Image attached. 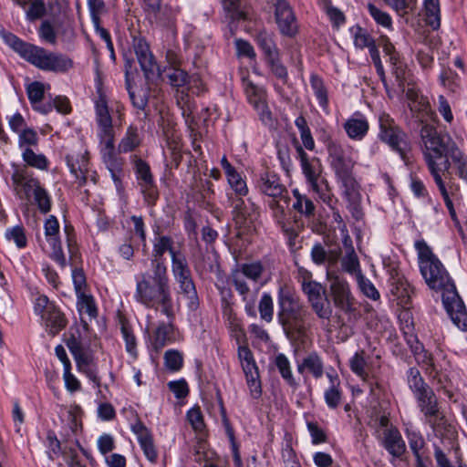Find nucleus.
I'll use <instances>...</instances> for the list:
<instances>
[{
    "label": "nucleus",
    "instance_id": "1",
    "mask_svg": "<svg viewBox=\"0 0 467 467\" xmlns=\"http://www.w3.org/2000/svg\"><path fill=\"white\" fill-rule=\"evenodd\" d=\"M419 266L428 286L442 292L444 306L453 324L467 332V312L447 270L424 241H417Z\"/></svg>",
    "mask_w": 467,
    "mask_h": 467
},
{
    "label": "nucleus",
    "instance_id": "2",
    "mask_svg": "<svg viewBox=\"0 0 467 467\" xmlns=\"http://www.w3.org/2000/svg\"><path fill=\"white\" fill-rule=\"evenodd\" d=\"M153 275L141 273L136 276L135 300L148 308H161L168 318L174 315L170 279L164 262L153 263Z\"/></svg>",
    "mask_w": 467,
    "mask_h": 467
},
{
    "label": "nucleus",
    "instance_id": "3",
    "mask_svg": "<svg viewBox=\"0 0 467 467\" xmlns=\"http://www.w3.org/2000/svg\"><path fill=\"white\" fill-rule=\"evenodd\" d=\"M420 134L428 170L434 182L441 181L451 168L450 158H457L459 155V147L448 134L439 133L430 124H423Z\"/></svg>",
    "mask_w": 467,
    "mask_h": 467
},
{
    "label": "nucleus",
    "instance_id": "4",
    "mask_svg": "<svg viewBox=\"0 0 467 467\" xmlns=\"http://www.w3.org/2000/svg\"><path fill=\"white\" fill-rule=\"evenodd\" d=\"M95 109L101 159L109 171L116 186H119L121 182L124 161L119 156L115 149V131L112 126V119L103 95H99L96 100Z\"/></svg>",
    "mask_w": 467,
    "mask_h": 467
},
{
    "label": "nucleus",
    "instance_id": "5",
    "mask_svg": "<svg viewBox=\"0 0 467 467\" xmlns=\"http://www.w3.org/2000/svg\"><path fill=\"white\" fill-rule=\"evenodd\" d=\"M408 384L423 415L424 422L434 431H440L445 421L444 415L441 411L436 394L425 382L418 368H410L408 370Z\"/></svg>",
    "mask_w": 467,
    "mask_h": 467
},
{
    "label": "nucleus",
    "instance_id": "6",
    "mask_svg": "<svg viewBox=\"0 0 467 467\" xmlns=\"http://www.w3.org/2000/svg\"><path fill=\"white\" fill-rule=\"evenodd\" d=\"M278 322L289 337H300L306 330L308 312L298 296L287 286L278 290Z\"/></svg>",
    "mask_w": 467,
    "mask_h": 467
},
{
    "label": "nucleus",
    "instance_id": "7",
    "mask_svg": "<svg viewBox=\"0 0 467 467\" xmlns=\"http://www.w3.org/2000/svg\"><path fill=\"white\" fill-rule=\"evenodd\" d=\"M411 351L414 355L417 364L424 370V372L436 382L438 389L443 390L449 400L453 399V392L449 389L450 380L445 374L448 362L445 361V356L442 352L435 355L426 350L422 344L417 339L410 344Z\"/></svg>",
    "mask_w": 467,
    "mask_h": 467
},
{
    "label": "nucleus",
    "instance_id": "8",
    "mask_svg": "<svg viewBox=\"0 0 467 467\" xmlns=\"http://www.w3.org/2000/svg\"><path fill=\"white\" fill-rule=\"evenodd\" d=\"M296 150L307 185L325 203L330 204L332 192L328 182L322 176L323 166L320 160L309 157L300 145Z\"/></svg>",
    "mask_w": 467,
    "mask_h": 467
},
{
    "label": "nucleus",
    "instance_id": "9",
    "mask_svg": "<svg viewBox=\"0 0 467 467\" xmlns=\"http://www.w3.org/2000/svg\"><path fill=\"white\" fill-rule=\"evenodd\" d=\"M29 63L36 67L52 72L64 73L73 67V61L64 54L48 52L36 46Z\"/></svg>",
    "mask_w": 467,
    "mask_h": 467
},
{
    "label": "nucleus",
    "instance_id": "10",
    "mask_svg": "<svg viewBox=\"0 0 467 467\" xmlns=\"http://www.w3.org/2000/svg\"><path fill=\"white\" fill-rule=\"evenodd\" d=\"M67 347L73 355L78 368L85 373L93 382L99 383V378L93 368V357L88 345L83 342L79 334L72 333L67 339Z\"/></svg>",
    "mask_w": 467,
    "mask_h": 467
},
{
    "label": "nucleus",
    "instance_id": "11",
    "mask_svg": "<svg viewBox=\"0 0 467 467\" xmlns=\"http://www.w3.org/2000/svg\"><path fill=\"white\" fill-rule=\"evenodd\" d=\"M329 293L334 306L344 313H351L355 309V298L350 291L348 281L331 272H327Z\"/></svg>",
    "mask_w": 467,
    "mask_h": 467
},
{
    "label": "nucleus",
    "instance_id": "12",
    "mask_svg": "<svg viewBox=\"0 0 467 467\" xmlns=\"http://www.w3.org/2000/svg\"><path fill=\"white\" fill-rule=\"evenodd\" d=\"M379 127L380 140L404 158L408 146L405 133L395 125L393 119L388 115L379 117Z\"/></svg>",
    "mask_w": 467,
    "mask_h": 467
},
{
    "label": "nucleus",
    "instance_id": "13",
    "mask_svg": "<svg viewBox=\"0 0 467 467\" xmlns=\"http://www.w3.org/2000/svg\"><path fill=\"white\" fill-rule=\"evenodd\" d=\"M140 191L148 204H153L158 198V190L149 164L137 155L131 156Z\"/></svg>",
    "mask_w": 467,
    "mask_h": 467
},
{
    "label": "nucleus",
    "instance_id": "14",
    "mask_svg": "<svg viewBox=\"0 0 467 467\" xmlns=\"http://www.w3.org/2000/svg\"><path fill=\"white\" fill-rule=\"evenodd\" d=\"M327 148L330 166L336 177L349 173L353 171L355 161L350 156V148H344L336 140H329Z\"/></svg>",
    "mask_w": 467,
    "mask_h": 467
},
{
    "label": "nucleus",
    "instance_id": "15",
    "mask_svg": "<svg viewBox=\"0 0 467 467\" xmlns=\"http://www.w3.org/2000/svg\"><path fill=\"white\" fill-rule=\"evenodd\" d=\"M171 272L174 279L180 285L181 291L191 300L197 297L195 285L193 284L191 270L188 266L185 256L176 259L171 263Z\"/></svg>",
    "mask_w": 467,
    "mask_h": 467
},
{
    "label": "nucleus",
    "instance_id": "16",
    "mask_svg": "<svg viewBox=\"0 0 467 467\" xmlns=\"http://www.w3.org/2000/svg\"><path fill=\"white\" fill-rule=\"evenodd\" d=\"M275 21L282 35L293 37L298 32L296 16L285 0H279L275 5Z\"/></svg>",
    "mask_w": 467,
    "mask_h": 467
},
{
    "label": "nucleus",
    "instance_id": "17",
    "mask_svg": "<svg viewBox=\"0 0 467 467\" xmlns=\"http://www.w3.org/2000/svg\"><path fill=\"white\" fill-rule=\"evenodd\" d=\"M243 196L233 197L228 195V202L233 208L234 218L237 224L248 226L258 214L257 208L250 200H244Z\"/></svg>",
    "mask_w": 467,
    "mask_h": 467
},
{
    "label": "nucleus",
    "instance_id": "18",
    "mask_svg": "<svg viewBox=\"0 0 467 467\" xmlns=\"http://www.w3.org/2000/svg\"><path fill=\"white\" fill-rule=\"evenodd\" d=\"M45 235L51 247L50 256L61 266L66 265V257L62 252L60 240L58 238L59 223L54 215H50L45 222Z\"/></svg>",
    "mask_w": 467,
    "mask_h": 467
},
{
    "label": "nucleus",
    "instance_id": "19",
    "mask_svg": "<svg viewBox=\"0 0 467 467\" xmlns=\"http://www.w3.org/2000/svg\"><path fill=\"white\" fill-rule=\"evenodd\" d=\"M402 91L405 92L410 110L418 112L422 122L423 118L434 119L435 112L432 111L428 99L420 93L414 84L408 83L407 88Z\"/></svg>",
    "mask_w": 467,
    "mask_h": 467
},
{
    "label": "nucleus",
    "instance_id": "20",
    "mask_svg": "<svg viewBox=\"0 0 467 467\" xmlns=\"http://www.w3.org/2000/svg\"><path fill=\"white\" fill-rule=\"evenodd\" d=\"M165 253H169L171 258V263H173L176 259L182 258L183 254L181 250L175 245L173 239L168 235H158L153 240V249H152V260L151 266L153 267V263L163 262L161 257Z\"/></svg>",
    "mask_w": 467,
    "mask_h": 467
},
{
    "label": "nucleus",
    "instance_id": "21",
    "mask_svg": "<svg viewBox=\"0 0 467 467\" xmlns=\"http://www.w3.org/2000/svg\"><path fill=\"white\" fill-rule=\"evenodd\" d=\"M134 51L139 64L147 78L158 72V65L154 59L152 53L147 42L142 39H135Z\"/></svg>",
    "mask_w": 467,
    "mask_h": 467
},
{
    "label": "nucleus",
    "instance_id": "22",
    "mask_svg": "<svg viewBox=\"0 0 467 467\" xmlns=\"http://www.w3.org/2000/svg\"><path fill=\"white\" fill-rule=\"evenodd\" d=\"M307 301L311 306V308L317 316V317L321 319L329 320L332 317L333 309L331 307L330 302L326 296V290L322 286L317 288L316 290L308 289Z\"/></svg>",
    "mask_w": 467,
    "mask_h": 467
},
{
    "label": "nucleus",
    "instance_id": "23",
    "mask_svg": "<svg viewBox=\"0 0 467 467\" xmlns=\"http://www.w3.org/2000/svg\"><path fill=\"white\" fill-rule=\"evenodd\" d=\"M131 430L137 435L139 443L146 458L152 463L156 462L158 459V452L150 431L140 421L134 423L131 427Z\"/></svg>",
    "mask_w": 467,
    "mask_h": 467
},
{
    "label": "nucleus",
    "instance_id": "24",
    "mask_svg": "<svg viewBox=\"0 0 467 467\" xmlns=\"http://www.w3.org/2000/svg\"><path fill=\"white\" fill-rule=\"evenodd\" d=\"M259 187L265 194L273 198H280L286 203L287 191L276 174L272 172L261 174Z\"/></svg>",
    "mask_w": 467,
    "mask_h": 467
},
{
    "label": "nucleus",
    "instance_id": "25",
    "mask_svg": "<svg viewBox=\"0 0 467 467\" xmlns=\"http://www.w3.org/2000/svg\"><path fill=\"white\" fill-rule=\"evenodd\" d=\"M176 339L177 332L174 326L171 322L161 323L150 337V345L156 352H159L166 345L175 342Z\"/></svg>",
    "mask_w": 467,
    "mask_h": 467
},
{
    "label": "nucleus",
    "instance_id": "26",
    "mask_svg": "<svg viewBox=\"0 0 467 467\" xmlns=\"http://www.w3.org/2000/svg\"><path fill=\"white\" fill-rule=\"evenodd\" d=\"M23 190L26 197L33 194L35 201L41 213H47L51 209V201L47 191L42 188L37 180H28L23 184Z\"/></svg>",
    "mask_w": 467,
    "mask_h": 467
},
{
    "label": "nucleus",
    "instance_id": "27",
    "mask_svg": "<svg viewBox=\"0 0 467 467\" xmlns=\"http://www.w3.org/2000/svg\"><path fill=\"white\" fill-rule=\"evenodd\" d=\"M383 446L394 457H400L406 451L400 432L395 427L383 430Z\"/></svg>",
    "mask_w": 467,
    "mask_h": 467
},
{
    "label": "nucleus",
    "instance_id": "28",
    "mask_svg": "<svg viewBox=\"0 0 467 467\" xmlns=\"http://www.w3.org/2000/svg\"><path fill=\"white\" fill-rule=\"evenodd\" d=\"M297 372L301 375L310 374L315 379H320L324 374V364L321 358L312 352L297 362Z\"/></svg>",
    "mask_w": 467,
    "mask_h": 467
},
{
    "label": "nucleus",
    "instance_id": "29",
    "mask_svg": "<svg viewBox=\"0 0 467 467\" xmlns=\"http://www.w3.org/2000/svg\"><path fill=\"white\" fill-rule=\"evenodd\" d=\"M368 122L361 114H355L344 123V130L351 140H361L368 131Z\"/></svg>",
    "mask_w": 467,
    "mask_h": 467
},
{
    "label": "nucleus",
    "instance_id": "30",
    "mask_svg": "<svg viewBox=\"0 0 467 467\" xmlns=\"http://www.w3.org/2000/svg\"><path fill=\"white\" fill-rule=\"evenodd\" d=\"M0 36L5 44L17 52L24 59L29 62L36 46L26 43L14 34L5 30L0 31Z\"/></svg>",
    "mask_w": 467,
    "mask_h": 467
},
{
    "label": "nucleus",
    "instance_id": "31",
    "mask_svg": "<svg viewBox=\"0 0 467 467\" xmlns=\"http://www.w3.org/2000/svg\"><path fill=\"white\" fill-rule=\"evenodd\" d=\"M341 182L344 190V195L348 201L353 204H357L361 200V194L359 191V185L354 178L352 171L341 176L337 177Z\"/></svg>",
    "mask_w": 467,
    "mask_h": 467
},
{
    "label": "nucleus",
    "instance_id": "32",
    "mask_svg": "<svg viewBox=\"0 0 467 467\" xmlns=\"http://www.w3.org/2000/svg\"><path fill=\"white\" fill-rule=\"evenodd\" d=\"M141 143V136L139 133L138 128L134 125H130L119 142L118 152L127 153L135 150Z\"/></svg>",
    "mask_w": 467,
    "mask_h": 467
},
{
    "label": "nucleus",
    "instance_id": "33",
    "mask_svg": "<svg viewBox=\"0 0 467 467\" xmlns=\"http://www.w3.org/2000/svg\"><path fill=\"white\" fill-rule=\"evenodd\" d=\"M46 88H50L49 85H46L39 81H34L30 83L26 88V92L30 102L34 105V108L42 113H47L50 110V106L42 108L39 103L42 101L45 94Z\"/></svg>",
    "mask_w": 467,
    "mask_h": 467
},
{
    "label": "nucleus",
    "instance_id": "34",
    "mask_svg": "<svg viewBox=\"0 0 467 467\" xmlns=\"http://www.w3.org/2000/svg\"><path fill=\"white\" fill-rule=\"evenodd\" d=\"M67 165L70 171L79 180V183L83 184L87 182L89 173L88 160L87 153L81 155L80 161L75 159L73 156L67 157Z\"/></svg>",
    "mask_w": 467,
    "mask_h": 467
},
{
    "label": "nucleus",
    "instance_id": "35",
    "mask_svg": "<svg viewBox=\"0 0 467 467\" xmlns=\"http://www.w3.org/2000/svg\"><path fill=\"white\" fill-rule=\"evenodd\" d=\"M310 256L314 264L317 265H324L326 262L333 265L335 264L338 257V251H327L322 244L317 243L312 246Z\"/></svg>",
    "mask_w": 467,
    "mask_h": 467
},
{
    "label": "nucleus",
    "instance_id": "36",
    "mask_svg": "<svg viewBox=\"0 0 467 467\" xmlns=\"http://www.w3.org/2000/svg\"><path fill=\"white\" fill-rule=\"evenodd\" d=\"M41 318L46 326L49 327V331L52 335H56L67 325L64 315L56 306L50 307V310Z\"/></svg>",
    "mask_w": 467,
    "mask_h": 467
},
{
    "label": "nucleus",
    "instance_id": "37",
    "mask_svg": "<svg viewBox=\"0 0 467 467\" xmlns=\"http://www.w3.org/2000/svg\"><path fill=\"white\" fill-rule=\"evenodd\" d=\"M256 42L259 47L263 50L266 60L279 57V50L271 34L265 31L260 32L256 36Z\"/></svg>",
    "mask_w": 467,
    "mask_h": 467
},
{
    "label": "nucleus",
    "instance_id": "38",
    "mask_svg": "<svg viewBox=\"0 0 467 467\" xmlns=\"http://www.w3.org/2000/svg\"><path fill=\"white\" fill-rule=\"evenodd\" d=\"M275 365L278 369L281 377L291 387H296V381L293 376L291 364L288 358L282 353H279L275 358Z\"/></svg>",
    "mask_w": 467,
    "mask_h": 467
},
{
    "label": "nucleus",
    "instance_id": "39",
    "mask_svg": "<svg viewBox=\"0 0 467 467\" xmlns=\"http://www.w3.org/2000/svg\"><path fill=\"white\" fill-rule=\"evenodd\" d=\"M407 439L410 449L414 454L415 458H427L426 443L423 436L415 431H407Z\"/></svg>",
    "mask_w": 467,
    "mask_h": 467
},
{
    "label": "nucleus",
    "instance_id": "40",
    "mask_svg": "<svg viewBox=\"0 0 467 467\" xmlns=\"http://www.w3.org/2000/svg\"><path fill=\"white\" fill-rule=\"evenodd\" d=\"M78 298V309L79 314L87 315L89 320L95 319L98 316V309L93 296L87 294H80Z\"/></svg>",
    "mask_w": 467,
    "mask_h": 467
},
{
    "label": "nucleus",
    "instance_id": "41",
    "mask_svg": "<svg viewBox=\"0 0 467 467\" xmlns=\"http://www.w3.org/2000/svg\"><path fill=\"white\" fill-rule=\"evenodd\" d=\"M23 161L30 167L38 170H47L48 161L44 154L36 153L32 149L26 148L22 152Z\"/></svg>",
    "mask_w": 467,
    "mask_h": 467
},
{
    "label": "nucleus",
    "instance_id": "42",
    "mask_svg": "<svg viewBox=\"0 0 467 467\" xmlns=\"http://www.w3.org/2000/svg\"><path fill=\"white\" fill-rule=\"evenodd\" d=\"M424 8L427 23L433 28H439L441 25V10L439 0H424Z\"/></svg>",
    "mask_w": 467,
    "mask_h": 467
},
{
    "label": "nucleus",
    "instance_id": "43",
    "mask_svg": "<svg viewBox=\"0 0 467 467\" xmlns=\"http://www.w3.org/2000/svg\"><path fill=\"white\" fill-rule=\"evenodd\" d=\"M249 280L257 282L265 273V265L260 261L242 264L237 267Z\"/></svg>",
    "mask_w": 467,
    "mask_h": 467
},
{
    "label": "nucleus",
    "instance_id": "44",
    "mask_svg": "<svg viewBox=\"0 0 467 467\" xmlns=\"http://www.w3.org/2000/svg\"><path fill=\"white\" fill-rule=\"evenodd\" d=\"M295 124L299 130L300 138L304 147L308 150H315V140L312 137L307 122L303 116H299L296 119Z\"/></svg>",
    "mask_w": 467,
    "mask_h": 467
},
{
    "label": "nucleus",
    "instance_id": "45",
    "mask_svg": "<svg viewBox=\"0 0 467 467\" xmlns=\"http://www.w3.org/2000/svg\"><path fill=\"white\" fill-rule=\"evenodd\" d=\"M399 16H405L415 12L418 0H383Z\"/></svg>",
    "mask_w": 467,
    "mask_h": 467
},
{
    "label": "nucleus",
    "instance_id": "46",
    "mask_svg": "<svg viewBox=\"0 0 467 467\" xmlns=\"http://www.w3.org/2000/svg\"><path fill=\"white\" fill-rule=\"evenodd\" d=\"M293 193L296 199L293 204L295 210L307 217L314 215L315 205L313 202L306 196L300 194L298 190H294Z\"/></svg>",
    "mask_w": 467,
    "mask_h": 467
},
{
    "label": "nucleus",
    "instance_id": "47",
    "mask_svg": "<svg viewBox=\"0 0 467 467\" xmlns=\"http://www.w3.org/2000/svg\"><path fill=\"white\" fill-rule=\"evenodd\" d=\"M368 10L371 17L374 21L384 28L391 30L393 28L392 26V18L389 13L379 9L373 4L368 5Z\"/></svg>",
    "mask_w": 467,
    "mask_h": 467
},
{
    "label": "nucleus",
    "instance_id": "48",
    "mask_svg": "<svg viewBox=\"0 0 467 467\" xmlns=\"http://www.w3.org/2000/svg\"><path fill=\"white\" fill-rule=\"evenodd\" d=\"M244 86L247 99L252 106L266 99V92L262 87L249 80H244Z\"/></svg>",
    "mask_w": 467,
    "mask_h": 467
},
{
    "label": "nucleus",
    "instance_id": "49",
    "mask_svg": "<svg viewBox=\"0 0 467 467\" xmlns=\"http://www.w3.org/2000/svg\"><path fill=\"white\" fill-rule=\"evenodd\" d=\"M246 276L238 269H234L231 273V281L236 291L245 300L250 293V287L245 281Z\"/></svg>",
    "mask_w": 467,
    "mask_h": 467
},
{
    "label": "nucleus",
    "instance_id": "50",
    "mask_svg": "<svg viewBox=\"0 0 467 467\" xmlns=\"http://www.w3.org/2000/svg\"><path fill=\"white\" fill-rule=\"evenodd\" d=\"M260 317L267 323L273 320L274 317V303L270 294L264 293L259 302Z\"/></svg>",
    "mask_w": 467,
    "mask_h": 467
},
{
    "label": "nucleus",
    "instance_id": "51",
    "mask_svg": "<svg viewBox=\"0 0 467 467\" xmlns=\"http://www.w3.org/2000/svg\"><path fill=\"white\" fill-rule=\"evenodd\" d=\"M228 183L234 193L239 196H245L248 193V188L244 180L236 171V170L226 175Z\"/></svg>",
    "mask_w": 467,
    "mask_h": 467
},
{
    "label": "nucleus",
    "instance_id": "52",
    "mask_svg": "<svg viewBox=\"0 0 467 467\" xmlns=\"http://www.w3.org/2000/svg\"><path fill=\"white\" fill-rule=\"evenodd\" d=\"M342 268L351 274L355 275L357 277L361 274L360 265L355 251L346 252L345 256L342 259Z\"/></svg>",
    "mask_w": 467,
    "mask_h": 467
},
{
    "label": "nucleus",
    "instance_id": "53",
    "mask_svg": "<svg viewBox=\"0 0 467 467\" xmlns=\"http://www.w3.org/2000/svg\"><path fill=\"white\" fill-rule=\"evenodd\" d=\"M164 364L170 371L180 370L183 364L182 354L176 349L167 350L164 354Z\"/></svg>",
    "mask_w": 467,
    "mask_h": 467
},
{
    "label": "nucleus",
    "instance_id": "54",
    "mask_svg": "<svg viewBox=\"0 0 467 467\" xmlns=\"http://www.w3.org/2000/svg\"><path fill=\"white\" fill-rule=\"evenodd\" d=\"M351 31L354 37V45L358 48L368 47L375 42L368 31L360 26H355Z\"/></svg>",
    "mask_w": 467,
    "mask_h": 467
},
{
    "label": "nucleus",
    "instance_id": "55",
    "mask_svg": "<svg viewBox=\"0 0 467 467\" xmlns=\"http://www.w3.org/2000/svg\"><path fill=\"white\" fill-rule=\"evenodd\" d=\"M128 91L133 106L139 109H144L148 104L147 90L143 88H134L128 83Z\"/></svg>",
    "mask_w": 467,
    "mask_h": 467
},
{
    "label": "nucleus",
    "instance_id": "56",
    "mask_svg": "<svg viewBox=\"0 0 467 467\" xmlns=\"http://www.w3.org/2000/svg\"><path fill=\"white\" fill-rule=\"evenodd\" d=\"M366 366L367 361L364 351L357 352L349 360V367L352 372L362 379H365L368 375Z\"/></svg>",
    "mask_w": 467,
    "mask_h": 467
},
{
    "label": "nucleus",
    "instance_id": "57",
    "mask_svg": "<svg viewBox=\"0 0 467 467\" xmlns=\"http://www.w3.org/2000/svg\"><path fill=\"white\" fill-rule=\"evenodd\" d=\"M311 87L314 90V93L318 99L319 105L326 109L327 107V92L324 86V83L321 78L317 76H312L310 79Z\"/></svg>",
    "mask_w": 467,
    "mask_h": 467
},
{
    "label": "nucleus",
    "instance_id": "58",
    "mask_svg": "<svg viewBox=\"0 0 467 467\" xmlns=\"http://www.w3.org/2000/svg\"><path fill=\"white\" fill-rule=\"evenodd\" d=\"M238 357L244 373L256 370L257 367L253 358L251 350L245 346H240L238 348Z\"/></svg>",
    "mask_w": 467,
    "mask_h": 467
},
{
    "label": "nucleus",
    "instance_id": "59",
    "mask_svg": "<svg viewBox=\"0 0 467 467\" xmlns=\"http://www.w3.org/2000/svg\"><path fill=\"white\" fill-rule=\"evenodd\" d=\"M324 399L329 409H337L342 400V390L340 387L329 386L324 392Z\"/></svg>",
    "mask_w": 467,
    "mask_h": 467
},
{
    "label": "nucleus",
    "instance_id": "60",
    "mask_svg": "<svg viewBox=\"0 0 467 467\" xmlns=\"http://www.w3.org/2000/svg\"><path fill=\"white\" fill-rule=\"evenodd\" d=\"M390 65L392 67V73L396 78V80L399 83V86L405 88V85L409 82H407V71L405 65L400 60V58L396 59L394 57L390 58Z\"/></svg>",
    "mask_w": 467,
    "mask_h": 467
},
{
    "label": "nucleus",
    "instance_id": "61",
    "mask_svg": "<svg viewBox=\"0 0 467 467\" xmlns=\"http://www.w3.org/2000/svg\"><path fill=\"white\" fill-rule=\"evenodd\" d=\"M38 136L36 130L30 128H26L19 132L18 146L21 149L30 148L37 145Z\"/></svg>",
    "mask_w": 467,
    "mask_h": 467
},
{
    "label": "nucleus",
    "instance_id": "62",
    "mask_svg": "<svg viewBox=\"0 0 467 467\" xmlns=\"http://www.w3.org/2000/svg\"><path fill=\"white\" fill-rule=\"evenodd\" d=\"M253 107L256 110L259 119L264 125L268 127L274 126L275 119L266 103V99L260 102H257L256 104L253 105Z\"/></svg>",
    "mask_w": 467,
    "mask_h": 467
},
{
    "label": "nucleus",
    "instance_id": "63",
    "mask_svg": "<svg viewBox=\"0 0 467 467\" xmlns=\"http://www.w3.org/2000/svg\"><path fill=\"white\" fill-rule=\"evenodd\" d=\"M167 78L173 87H183L191 82L188 74L181 67L170 68Z\"/></svg>",
    "mask_w": 467,
    "mask_h": 467
},
{
    "label": "nucleus",
    "instance_id": "64",
    "mask_svg": "<svg viewBox=\"0 0 467 467\" xmlns=\"http://www.w3.org/2000/svg\"><path fill=\"white\" fill-rule=\"evenodd\" d=\"M38 35L42 41L50 45L57 44V32L49 21H43L38 29Z\"/></svg>",
    "mask_w": 467,
    "mask_h": 467
}]
</instances>
